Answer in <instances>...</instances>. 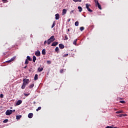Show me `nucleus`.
I'll return each instance as SVG.
<instances>
[{
    "label": "nucleus",
    "instance_id": "obj_1",
    "mask_svg": "<svg viewBox=\"0 0 128 128\" xmlns=\"http://www.w3.org/2000/svg\"><path fill=\"white\" fill-rule=\"evenodd\" d=\"M28 84H30L29 79H26V78L23 79V84L21 86V88H22V90H24V88H26V86H28Z\"/></svg>",
    "mask_w": 128,
    "mask_h": 128
},
{
    "label": "nucleus",
    "instance_id": "obj_2",
    "mask_svg": "<svg viewBox=\"0 0 128 128\" xmlns=\"http://www.w3.org/2000/svg\"><path fill=\"white\" fill-rule=\"evenodd\" d=\"M56 40L54 36H52L49 39L47 40L48 44H50L52 42H54Z\"/></svg>",
    "mask_w": 128,
    "mask_h": 128
},
{
    "label": "nucleus",
    "instance_id": "obj_3",
    "mask_svg": "<svg viewBox=\"0 0 128 128\" xmlns=\"http://www.w3.org/2000/svg\"><path fill=\"white\" fill-rule=\"evenodd\" d=\"M94 2L96 4V6H98V8H99V10H102V6L100 4L98 1L94 0Z\"/></svg>",
    "mask_w": 128,
    "mask_h": 128
},
{
    "label": "nucleus",
    "instance_id": "obj_4",
    "mask_svg": "<svg viewBox=\"0 0 128 128\" xmlns=\"http://www.w3.org/2000/svg\"><path fill=\"white\" fill-rule=\"evenodd\" d=\"M12 114V110H8L6 112V116H10Z\"/></svg>",
    "mask_w": 128,
    "mask_h": 128
},
{
    "label": "nucleus",
    "instance_id": "obj_5",
    "mask_svg": "<svg viewBox=\"0 0 128 128\" xmlns=\"http://www.w3.org/2000/svg\"><path fill=\"white\" fill-rule=\"evenodd\" d=\"M35 56H40V50H38L35 52Z\"/></svg>",
    "mask_w": 128,
    "mask_h": 128
},
{
    "label": "nucleus",
    "instance_id": "obj_6",
    "mask_svg": "<svg viewBox=\"0 0 128 128\" xmlns=\"http://www.w3.org/2000/svg\"><path fill=\"white\" fill-rule=\"evenodd\" d=\"M66 12H68V10L66 8H64L62 10V16H64V14H66Z\"/></svg>",
    "mask_w": 128,
    "mask_h": 128
},
{
    "label": "nucleus",
    "instance_id": "obj_7",
    "mask_svg": "<svg viewBox=\"0 0 128 128\" xmlns=\"http://www.w3.org/2000/svg\"><path fill=\"white\" fill-rule=\"evenodd\" d=\"M58 44V42H54L52 43V46H56Z\"/></svg>",
    "mask_w": 128,
    "mask_h": 128
},
{
    "label": "nucleus",
    "instance_id": "obj_8",
    "mask_svg": "<svg viewBox=\"0 0 128 128\" xmlns=\"http://www.w3.org/2000/svg\"><path fill=\"white\" fill-rule=\"evenodd\" d=\"M33 116H34V114H32V113H30L28 114V118H32Z\"/></svg>",
    "mask_w": 128,
    "mask_h": 128
},
{
    "label": "nucleus",
    "instance_id": "obj_9",
    "mask_svg": "<svg viewBox=\"0 0 128 128\" xmlns=\"http://www.w3.org/2000/svg\"><path fill=\"white\" fill-rule=\"evenodd\" d=\"M16 60V57H13L10 60L7 61V62H14Z\"/></svg>",
    "mask_w": 128,
    "mask_h": 128
},
{
    "label": "nucleus",
    "instance_id": "obj_10",
    "mask_svg": "<svg viewBox=\"0 0 128 128\" xmlns=\"http://www.w3.org/2000/svg\"><path fill=\"white\" fill-rule=\"evenodd\" d=\"M22 102V100H18L17 102L16 103V106H20Z\"/></svg>",
    "mask_w": 128,
    "mask_h": 128
},
{
    "label": "nucleus",
    "instance_id": "obj_11",
    "mask_svg": "<svg viewBox=\"0 0 128 128\" xmlns=\"http://www.w3.org/2000/svg\"><path fill=\"white\" fill-rule=\"evenodd\" d=\"M118 116H120V118H122V116H128V114H120L118 115Z\"/></svg>",
    "mask_w": 128,
    "mask_h": 128
},
{
    "label": "nucleus",
    "instance_id": "obj_12",
    "mask_svg": "<svg viewBox=\"0 0 128 128\" xmlns=\"http://www.w3.org/2000/svg\"><path fill=\"white\" fill-rule=\"evenodd\" d=\"M59 48L61 49L64 48V45L62 44H59Z\"/></svg>",
    "mask_w": 128,
    "mask_h": 128
},
{
    "label": "nucleus",
    "instance_id": "obj_13",
    "mask_svg": "<svg viewBox=\"0 0 128 128\" xmlns=\"http://www.w3.org/2000/svg\"><path fill=\"white\" fill-rule=\"evenodd\" d=\"M56 16V20H58L60 19V14H57L55 15Z\"/></svg>",
    "mask_w": 128,
    "mask_h": 128
},
{
    "label": "nucleus",
    "instance_id": "obj_14",
    "mask_svg": "<svg viewBox=\"0 0 128 128\" xmlns=\"http://www.w3.org/2000/svg\"><path fill=\"white\" fill-rule=\"evenodd\" d=\"M26 60H29L30 62H32V58H30V56H27Z\"/></svg>",
    "mask_w": 128,
    "mask_h": 128
},
{
    "label": "nucleus",
    "instance_id": "obj_15",
    "mask_svg": "<svg viewBox=\"0 0 128 128\" xmlns=\"http://www.w3.org/2000/svg\"><path fill=\"white\" fill-rule=\"evenodd\" d=\"M44 70V68H38V71L39 72H42Z\"/></svg>",
    "mask_w": 128,
    "mask_h": 128
},
{
    "label": "nucleus",
    "instance_id": "obj_16",
    "mask_svg": "<svg viewBox=\"0 0 128 128\" xmlns=\"http://www.w3.org/2000/svg\"><path fill=\"white\" fill-rule=\"evenodd\" d=\"M116 114H124V110H120L116 112Z\"/></svg>",
    "mask_w": 128,
    "mask_h": 128
},
{
    "label": "nucleus",
    "instance_id": "obj_17",
    "mask_svg": "<svg viewBox=\"0 0 128 128\" xmlns=\"http://www.w3.org/2000/svg\"><path fill=\"white\" fill-rule=\"evenodd\" d=\"M46 49H43L42 50V54H43L44 56H46Z\"/></svg>",
    "mask_w": 128,
    "mask_h": 128
},
{
    "label": "nucleus",
    "instance_id": "obj_18",
    "mask_svg": "<svg viewBox=\"0 0 128 128\" xmlns=\"http://www.w3.org/2000/svg\"><path fill=\"white\" fill-rule=\"evenodd\" d=\"M78 10L80 12H82V8L80 6H78Z\"/></svg>",
    "mask_w": 128,
    "mask_h": 128
},
{
    "label": "nucleus",
    "instance_id": "obj_19",
    "mask_svg": "<svg viewBox=\"0 0 128 128\" xmlns=\"http://www.w3.org/2000/svg\"><path fill=\"white\" fill-rule=\"evenodd\" d=\"M55 52H56L57 53H58V52H60V48H58V47H56L55 48Z\"/></svg>",
    "mask_w": 128,
    "mask_h": 128
},
{
    "label": "nucleus",
    "instance_id": "obj_20",
    "mask_svg": "<svg viewBox=\"0 0 128 128\" xmlns=\"http://www.w3.org/2000/svg\"><path fill=\"white\" fill-rule=\"evenodd\" d=\"M36 56H34L33 58H32V62H36Z\"/></svg>",
    "mask_w": 128,
    "mask_h": 128
},
{
    "label": "nucleus",
    "instance_id": "obj_21",
    "mask_svg": "<svg viewBox=\"0 0 128 128\" xmlns=\"http://www.w3.org/2000/svg\"><path fill=\"white\" fill-rule=\"evenodd\" d=\"M38 74H36L35 76H34V80H37L38 79Z\"/></svg>",
    "mask_w": 128,
    "mask_h": 128
},
{
    "label": "nucleus",
    "instance_id": "obj_22",
    "mask_svg": "<svg viewBox=\"0 0 128 128\" xmlns=\"http://www.w3.org/2000/svg\"><path fill=\"white\" fill-rule=\"evenodd\" d=\"M34 86V84H30L29 86H28V88H32Z\"/></svg>",
    "mask_w": 128,
    "mask_h": 128
},
{
    "label": "nucleus",
    "instance_id": "obj_23",
    "mask_svg": "<svg viewBox=\"0 0 128 128\" xmlns=\"http://www.w3.org/2000/svg\"><path fill=\"white\" fill-rule=\"evenodd\" d=\"M86 8H87V10H88V9L90 8V4H86Z\"/></svg>",
    "mask_w": 128,
    "mask_h": 128
},
{
    "label": "nucleus",
    "instance_id": "obj_24",
    "mask_svg": "<svg viewBox=\"0 0 128 128\" xmlns=\"http://www.w3.org/2000/svg\"><path fill=\"white\" fill-rule=\"evenodd\" d=\"M22 118V115L16 116V120H20V118Z\"/></svg>",
    "mask_w": 128,
    "mask_h": 128
},
{
    "label": "nucleus",
    "instance_id": "obj_25",
    "mask_svg": "<svg viewBox=\"0 0 128 128\" xmlns=\"http://www.w3.org/2000/svg\"><path fill=\"white\" fill-rule=\"evenodd\" d=\"M73 1H74V2H82V0H73Z\"/></svg>",
    "mask_w": 128,
    "mask_h": 128
},
{
    "label": "nucleus",
    "instance_id": "obj_26",
    "mask_svg": "<svg viewBox=\"0 0 128 128\" xmlns=\"http://www.w3.org/2000/svg\"><path fill=\"white\" fill-rule=\"evenodd\" d=\"M76 42H78V39H76L74 41L73 44H74L75 46H76Z\"/></svg>",
    "mask_w": 128,
    "mask_h": 128
},
{
    "label": "nucleus",
    "instance_id": "obj_27",
    "mask_svg": "<svg viewBox=\"0 0 128 128\" xmlns=\"http://www.w3.org/2000/svg\"><path fill=\"white\" fill-rule=\"evenodd\" d=\"M78 24H79L78 21H76L75 22L76 26H78Z\"/></svg>",
    "mask_w": 128,
    "mask_h": 128
},
{
    "label": "nucleus",
    "instance_id": "obj_28",
    "mask_svg": "<svg viewBox=\"0 0 128 128\" xmlns=\"http://www.w3.org/2000/svg\"><path fill=\"white\" fill-rule=\"evenodd\" d=\"M24 64H28V59L26 60Z\"/></svg>",
    "mask_w": 128,
    "mask_h": 128
},
{
    "label": "nucleus",
    "instance_id": "obj_29",
    "mask_svg": "<svg viewBox=\"0 0 128 128\" xmlns=\"http://www.w3.org/2000/svg\"><path fill=\"white\" fill-rule=\"evenodd\" d=\"M42 110V107L39 106L38 108L36 110V112H38V110Z\"/></svg>",
    "mask_w": 128,
    "mask_h": 128
},
{
    "label": "nucleus",
    "instance_id": "obj_30",
    "mask_svg": "<svg viewBox=\"0 0 128 128\" xmlns=\"http://www.w3.org/2000/svg\"><path fill=\"white\" fill-rule=\"evenodd\" d=\"M84 30V26H82L80 28V32H82Z\"/></svg>",
    "mask_w": 128,
    "mask_h": 128
},
{
    "label": "nucleus",
    "instance_id": "obj_31",
    "mask_svg": "<svg viewBox=\"0 0 128 128\" xmlns=\"http://www.w3.org/2000/svg\"><path fill=\"white\" fill-rule=\"evenodd\" d=\"M8 122V119H6V120H4L3 121V122H4V124H6V122Z\"/></svg>",
    "mask_w": 128,
    "mask_h": 128
},
{
    "label": "nucleus",
    "instance_id": "obj_32",
    "mask_svg": "<svg viewBox=\"0 0 128 128\" xmlns=\"http://www.w3.org/2000/svg\"><path fill=\"white\" fill-rule=\"evenodd\" d=\"M88 12H92V10H91L90 8H88V9H87Z\"/></svg>",
    "mask_w": 128,
    "mask_h": 128
},
{
    "label": "nucleus",
    "instance_id": "obj_33",
    "mask_svg": "<svg viewBox=\"0 0 128 128\" xmlns=\"http://www.w3.org/2000/svg\"><path fill=\"white\" fill-rule=\"evenodd\" d=\"M68 56V54H64L63 56V58H66V56Z\"/></svg>",
    "mask_w": 128,
    "mask_h": 128
},
{
    "label": "nucleus",
    "instance_id": "obj_34",
    "mask_svg": "<svg viewBox=\"0 0 128 128\" xmlns=\"http://www.w3.org/2000/svg\"><path fill=\"white\" fill-rule=\"evenodd\" d=\"M120 104H126V102H124V100H120Z\"/></svg>",
    "mask_w": 128,
    "mask_h": 128
},
{
    "label": "nucleus",
    "instance_id": "obj_35",
    "mask_svg": "<svg viewBox=\"0 0 128 128\" xmlns=\"http://www.w3.org/2000/svg\"><path fill=\"white\" fill-rule=\"evenodd\" d=\"M24 96H30V94H26V93H24Z\"/></svg>",
    "mask_w": 128,
    "mask_h": 128
},
{
    "label": "nucleus",
    "instance_id": "obj_36",
    "mask_svg": "<svg viewBox=\"0 0 128 128\" xmlns=\"http://www.w3.org/2000/svg\"><path fill=\"white\" fill-rule=\"evenodd\" d=\"M64 38H65V40H68V36L65 35Z\"/></svg>",
    "mask_w": 128,
    "mask_h": 128
},
{
    "label": "nucleus",
    "instance_id": "obj_37",
    "mask_svg": "<svg viewBox=\"0 0 128 128\" xmlns=\"http://www.w3.org/2000/svg\"><path fill=\"white\" fill-rule=\"evenodd\" d=\"M54 26H55V24H54V22H53V24L52 26V28Z\"/></svg>",
    "mask_w": 128,
    "mask_h": 128
},
{
    "label": "nucleus",
    "instance_id": "obj_38",
    "mask_svg": "<svg viewBox=\"0 0 128 128\" xmlns=\"http://www.w3.org/2000/svg\"><path fill=\"white\" fill-rule=\"evenodd\" d=\"M0 98H4V94H0Z\"/></svg>",
    "mask_w": 128,
    "mask_h": 128
},
{
    "label": "nucleus",
    "instance_id": "obj_39",
    "mask_svg": "<svg viewBox=\"0 0 128 128\" xmlns=\"http://www.w3.org/2000/svg\"><path fill=\"white\" fill-rule=\"evenodd\" d=\"M47 64H52V62H50V60H47Z\"/></svg>",
    "mask_w": 128,
    "mask_h": 128
},
{
    "label": "nucleus",
    "instance_id": "obj_40",
    "mask_svg": "<svg viewBox=\"0 0 128 128\" xmlns=\"http://www.w3.org/2000/svg\"><path fill=\"white\" fill-rule=\"evenodd\" d=\"M62 72H64V69H62L61 70H60V73L62 74Z\"/></svg>",
    "mask_w": 128,
    "mask_h": 128
},
{
    "label": "nucleus",
    "instance_id": "obj_41",
    "mask_svg": "<svg viewBox=\"0 0 128 128\" xmlns=\"http://www.w3.org/2000/svg\"><path fill=\"white\" fill-rule=\"evenodd\" d=\"M74 10H72L70 12V14H72L74 13Z\"/></svg>",
    "mask_w": 128,
    "mask_h": 128
},
{
    "label": "nucleus",
    "instance_id": "obj_42",
    "mask_svg": "<svg viewBox=\"0 0 128 128\" xmlns=\"http://www.w3.org/2000/svg\"><path fill=\"white\" fill-rule=\"evenodd\" d=\"M8 0H2V2H6Z\"/></svg>",
    "mask_w": 128,
    "mask_h": 128
},
{
    "label": "nucleus",
    "instance_id": "obj_43",
    "mask_svg": "<svg viewBox=\"0 0 128 128\" xmlns=\"http://www.w3.org/2000/svg\"><path fill=\"white\" fill-rule=\"evenodd\" d=\"M46 42L48 43V41L45 40V41L44 42V44H46Z\"/></svg>",
    "mask_w": 128,
    "mask_h": 128
},
{
    "label": "nucleus",
    "instance_id": "obj_44",
    "mask_svg": "<svg viewBox=\"0 0 128 128\" xmlns=\"http://www.w3.org/2000/svg\"><path fill=\"white\" fill-rule=\"evenodd\" d=\"M112 128L111 126H107L106 128Z\"/></svg>",
    "mask_w": 128,
    "mask_h": 128
},
{
    "label": "nucleus",
    "instance_id": "obj_45",
    "mask_svg": "<svg viewBox=\"0 0 128 128\" xmlns=\"http://www.w3.org/2000/svg\"><path fill=\"white\" fill-rule=\"evenodd\" d=\"M28 68V66H26L24 67V68Z\"/></svg>",
    "mask_w": 128,
    "mask_h": 128
},
{
    "label": "nucleus",
    "instance_id": "obj_46",
    "mask_svg": "<svg viewBox=\"0 0 128 128\" xmlns=\"http://www.w3.org/2000/svg\"><path fill=\"white\" fill-rule=\"evenodd\" d=\"M16 112V110H12V112Z\"/></svg>",
    "mask_w": 128,
    "mask_h": 128
},
{
    "label": "nucleus",
    "instance_id": "obj_47",
    "mask_svg": "<svg viewBox=\"0 0 128 128\" xmlns=\"http://www.w3.org/2000/svg\"><path fill=\"white\" fill-rule=\"evenodd\" d=\"M111 128H118V127H112L111 126Z\"/></svg>",
    "mask_w": 128,
    "mask_h": 128
},
{
    "label": "nucleus",
    "instance_id": "obj_48",
    "mask_svg": "<svg viewBox=\"0 0 128 128\" xmlns=\"http://www.w3.org/2000/svg\"><path fill=\"white\" fill-rule=\"evenodd\" d=\"M114 110H118V109H116V108H114Z\"/></svg>",
    "mask_w": 128,
    "mask_h": 128
},
{
    "label": "nucleus",
    "instance_id": "obj_49",
    "mask_svg": "<svg viewBox=\"0 0 128 128\" xmlns=\"http://www.w3.org/2000/svg\"><path fill=\"white\" fill-rule=\"evenodd\" d=\"M68 32H70V29H68Z\"/></svg>",
    "mask_w": 128,
    "mask_h": 128
}]
</instances>
